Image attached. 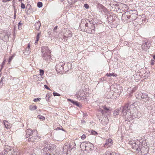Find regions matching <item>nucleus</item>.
Returning a JSON list of instances; mask_svg holds the SVG:
<instances>
[{"label":"nucleus","mask_w":155,"mask_h":155,"mask_svg":"<svg viewBox=\"0 0 155 155\" xmlns=\"http://www.w3.org/2000/svg\"><path fill=\"white\" fill-rule=\"evenodd\" d=\"M128 13V12H126L123 14L122 16V19L123 20L124 19H127V15Z\"/></svg>","instance_id":"17"},{"label":"nucleus","mask_w":155,"mask_h":155,"mask_svg":"<svg viewBox=\"0 0 155 155\" xmlns=\"http://www.w3.org/2000/svg\"><path fill=\"white\" fill-rule=\"evenodd\" d=\"M16 12L15 11V14H14V19H15V18H16Z\"/></svg>","instance_id":"54"},{"label":"nucleus","mask_w":155,"mask_h":155,"mask_svg":"<svg viewBox=\"0 0 155 155\" xmlns=\"http://www.w3.org/2000/svg\"><path fill=\"white\" fill-rule=\"evenodd\" d=\"M140 95L143 101L147 103L149 102V97L147 94L145 93H142Z\"/></svg>","instance_id":"4"},{"label":"nucleus","mask_w":155,"mask_h":155,"mask_svg":"<svg viewBox=\"0 0 155 155\" xmlns=\"http://www.w3.org/2000/svg\"><path fill=\"white\" fill-rule=\"evenodd\" d=\"M44 71L43 70L40 69V75L42 76L44 74Z\"/></svg>","instance_id":"28"},{"label":"nucleus","mask_w":155,"mask_h":155,"mask_svg":"<svg viewBox=\"0 0 155 155\" xmlns=\"http://www.w3.org/2000/svg\"><path fill=\"white\" fill-rule=\"evenodd\" d=\"M68 2L70 4H73L76 2L75 0H68Z\"/></svg>","instance_id":"22"},{"label":"nucleus","mask_w":155,"mask_h":155,"mask_svg":"<svg viewBox=\"0 0 155 155\" xmlns=\"http://www.w3.org/2000/svg\"><path fill=\"white\" fill-rule=\"evenodd\" d=\"M3 78H2L0 81V88L1 87V86L3 84Z\"/></svg>","instance_id":"32"},{"label":"nucleus","mask_w":155,"mask_h":155,"mask_svg":"<svg viewBox=\"0 0 155 155\" xmlns=\"http://www.w3.org/2000/svg\"><path fill=\"white\" fill-rule=\"evenodd\" d=\"M22 1V0H19L18 1L19 2H21V1Z\"/></svg>","instance_id":"59"},{"label":"nucleus","mask_w":155,"mask_h":155,"mask_svg":"<svg viewBox=\"0 0 155 155\" xmlns=\"http://www.w3.org/2000/svg\"><path fill=\"white\" fill-rule=\"evenodd\" d=\"M35 28L36 30H38L41 26V23L39 21L36 22L35 24Z\"/></svg>","instance_id":"15"},{"label":"nucleus","mask_w":155,"mask_h":155,"mask_svg":"<svg viewBox=\"0 0 155 155\" xmlns=\"http://www.w3.org/2000/svg\"><path fill=\"white\" fill-rule=\"evenodd\" d=\"M155 61L154 60H152L151 61V64L152 65H153L154 64Z\"/></svg>","instance_id":"46"},{"label":"nucleus","mask_w":155,"mask_h":155,"mask_svg":"<svg viewBox=\"0 0 155 155\" xmlns=\"http://www.w3.org/2000/svg\"><path fill=\"white\" fill-rule=\"evenodd\" d=\"M105 155H119L118 153L115 152H112V153L109 151H107L105 153Z\"/></svg>","instance_id":"14"},{"label":"nucleus","mask_w":155,"mask_h":155,"mask_svg":"<svg viewBox=\"0 0 155 155\" xmlns=\"http://www.w3.org/2000/svg\"><path fill=\"white\" fill-rule=\"evenodd\" d=\"M69 33L68 35V37H71L72 36V34L71 31H69Z\"/></svg>","instance_id":"48"},{"label":"nucleus","mask_w":155,"mask_h":155,"mask_svg":"<svg viewBox=\"0 0 155 155\" xmlns=\"http://www.w3.org/2000/svg\"><path fill=\"white\" fill-rule=\"evenodd\" d=\"M41 100V98H37L34 99L33 101L35 102L38 101H40Z\"/></svg>","instance_id":"31"},{"label":"nucleus","mask_w":155,"mask_h":155,"mask_svg":"<svg viewBox=\"0 0 155 155\" xmlns=\"http://www.w3.org/2000/svg\"><path fill=\"white\" fill-rule=\"evenodd\" d=\"M49 95H48V94H47L46 96V100L48 101V100H49Z\"/></svg>","instance_id":"42"},{"label":"nucleus","mask_w":155,"mask_h":155,"mask_svg":"<svg viewBox=\"0 0 155 155\" xmlns=\"http://www.w3.org/2000/svg\"><path fill=\"white\" fill-rule=\"evenodd\" d=\"M58 26H56L54 28V31L55 32H57V31H56V30L57 29V28H58Z\"/></svg>","instance_id":"45"},{"label":"nucleus","mask_w":155,"mask_h":155,"mask_svg":"<svg viewBox=\"0 0 155 155\" xmlns=\"http://www.w3.org/2000/svg\"><path fill=\"white\" fill-rule=\"evenodd\" d=\"M82 145L85 146L86 150H92L94 147V145L91 143H87L86 144L85 143H83L81 144V146Z\"/></svg>","instance_id":"6"},{"label":"nucleus","mask_w":155,"mask_h":155,"mask_svg":"<svg viewBox=\"0 0 155 155\" xmlns=\"http://www.w3.org/2000/svg\"><path fill=\"white\" fill-rule=\"evenodd\" d=\"M20 154V152L19 151H15L14 153V154H13L14 155H15V154L16 155H19Z\"/></svg>","instance_id":"34"},{"label":"nucleus","mask_w":155,"mask_h":155,"mask_svg":"<svg viewBox=\"0 0 155 155\" xmlns=\"http://www.w3.org/2000/svg\"><path fill=\"white\" fill-rule=\"evenodd\" d=\"M127 44V46L129 47L131 46V41H129L128 43Z\"/></svg>","instance_id":"41"},{"label":"nucleus","mask_w":155,"mask_h":155,"mask_svg":"<svg viewBox=\"0 0 155 155\" xmlns=\"http://www.w3.org/2000/svg\"><path fill=\"white\" fill-rule=\"evenodd\" d=\"M112 140L111 139H108L106 141V143L104 144V146L105 147V146H111L112 143Z\"/></svg>","instance_id":"12"},{"label":"nucleus","mask_w":155,"mask_h":155,"mask_svg":"<svg viewBox=\"0 0 155 155\" xmlns=\"http://www.w3.org/2000/svg\"><path fill=\"white\" fill-rule=\"evenodd\" d=\"M5 59H4L3 62L2 63V68H3V66L5 64Z\"/></svg>","instance_id":"44"},{"label":"nucleus","mask_w":155,"mask_h":155,"mask_svg":"<svg viewBox=\"0 0 155 155\" xmlns=\"http://www.w3.org/2000/svg\"><path fill=\"white\" fill-rule=\"evenodd\" d=\"M104 110H102L101 109H100V110H99L100 111H101V113L103 115L104 114L107 113V111L109 110L108 108L106 107L105 106H103V107Z\"/></svg>","instance_id":"13"},{"label":"nucleus","mask_w":155,"mask_h":155,"mask_svg":"<svg viewBox=\"0 0 155 155\" xmlns=\"http://www.w3.org/2000/svg\"><path fill=\"white\" fill-rule=\"evenodd\" d=\"M71 101L72 103L76 105V106H79V103H78L77 102V101H73L72 100H71V99H70L69 100Z\"/></svg>","instance_id":"21"},{"label":"nucleus","mask_w":155,"mask_h":155,"mask_svg":"<svg viewBox=\"0 0 155 155\" xmlns=\"http://www.w3.org/2000/svg\"><path fill=\"white\" fill-rule=\"evenodd\" d=\"M132 147L133 149L137 151H139L140 150V148L138 145L136 144L135 143L133 144Z\"/></svg>","instance_id":"11"},{"label":"nucleus","mask_w":155,"mask_h":155,"mask_svg":"<svg viewBox=\"0 0 155 155\" xmlns=\"http://www.w3.org/2000/svg\"><path fill=\"white\" fill-rule=\"evenodd\" d=\"M71 65L70 63H69L68 64H64V65L63 66L62 65H61V67H62L63 68H65V67H67V66H68L69 65Z\"/></svg>","instance_id":"35"},{"label":"nucleus","mask_w":155,"mask_h":155,"mask_svg":"<svg viewBox=\"0 0 155 155\" xmlns=\"http://www.w3.org/2000/svg\"><path fill=\"white\" fill-rule=\"evenodd\" d=\"M41 34V32H40L39 33H38L37 35L36 38H39V35Z\"/></svg>","instance_id":"50"},{"label":"nucleus","mask_w":155,"mask_h":155,"mask_svg":"<svg viewBox=\"0 0 155 155\" xmlns=\"http://www.w3.org/2000/svg\"><path fill=\"white\" fill-rule=\"evenodd\" d=\"M26 135L25 136L26 138H28L29 137L31 136L32 135H34V134L35 132V130H31L30 129H28L26 130Z\"/></svg>","instance_id":"7"},{"label":"nucleus","mask_w":155,"mask_h":155,"mask_svg":"<svg viewBox=\"0 0 155 155\" xmlns=\"http://www.w3.org/2000/svg\"><path fill=\"white\" fill-rule=\"evenodd\" d=\"M86 29V31L88 33H94L95 31V26L94 25H91V26L90 28L88 27L87 28H85Z\"/></svg>","instance_id":"5"},{"label":"nucleus","mask_w":155,"mask_h":155,"mask_svg":"<svg viewBox=\"0 0 155 155\" xmlns=\"http://www.w3.org/2000/svg\"><path fill=\"white\" fill-rule=\"evenodd\" d=\"M131 15L130 14V11L129 12H128L127 15V19H130L131 18Z\"/></svg>","instance_id":"26"},{"label":"nucleus","mask_w":155,"mask_h":155,"mask_svg":"<svg viewBox=\"0 0 155 155\" xmlns=\"http://www.w3.org/2000/svg\"><path fill=\"white\" fill-rule=\"evenodd\" d=\"M149 44H147V42L144 41L143 42L142 45V48H143L145 47H149Z\"/></svg>","instance_id":"18"},{"label":"nucleus","mask_w":155,"mask_h":155,"mask_svg":"<svg viewBox=\"0 0 155 155\" xmlns=\"http://www.w3.org/2000/svg\"><path fill=\"white\" fill-rule=\"evenodd\" d=\"M84 7H85V8H86L87 9L89 7L88 5L86 4H84Z\"/></svg>","instance_id":"43"},{"label":"nucleus","mask_w":155,"mask_h":155,"mask_svg":"<svg viewBox=\"0 0 155 155\" xmlns=\"http://www.w3.org/2000/svg\"><path fill=\"white\" fill-rule=\"evenodd\" d=\"M30 45L29 44H28V47H27V49H28V48H30Z\"/></svg>","instance_id":"53"},{"label":"nucleus","mask_w":155,"mask_h":155,"mask_svg":"<svg viewBox=\"0 0 155 155\" xmlns=\"http://www.w3.org/2000/svg\"><path fill=\"white\" fill-rule=\"evenodd\" d=\"M37 6L38 8H41L42 6V3L41 2H38L37 3Z\"/></svg>","instance_id":"25"},{"label":"nucleus","mask_w":155,"mask_h":155,"mask_svg":"<svg viewBox=\"0 0 155 155\" xmlns=\"http://www.w3.org/2000/svg\"><path fill=\"white\" fill-rule=\"evenodd\" d=\"M114 74V73H107L106 74V75L108 77H110L111 76H112L113 75V74Z\"/></svg>","instance_id":"33"},{"label":"nucleus","mask_w":155,"mask_h":155,"mask_svg":"<svg viewBox=\"0 0 155 155\" xmlns=\"http://www.w3.org/2000/svg\"><path fill=\"white\" fill-rule=\"evenodd\" d=\"M25 52H26L28 54L30 53V51H29V48H28V49H27V48H26V51Z\"/></svg>","instance_id":"39"},{"label":"nucleus","mask_w":155,"mask_h":155,"mask_svg":"<svg viewBox=\"0 0 155 155\" xmlns=\"http://www.w3.org/2000/svg\"><path fill=\"white\" fill-rule=\"evenodd\" d=\"M85 25L86 26V27H87V28L88 27V24L87 23H86L85 24Z\"/></svg>","instance_id":"55"},{"label":"nucleus","mask_w":155,"mask_h":155,"mask_svg":"<svg viewBox=\"0 0 155 155\" xmlns=\"http://www.w3.org/2000/svg\"><path fill=\"white\" fill-rule=\"evenodd\" d=\"M33 136H30L29 138L28 139V141L29 142H33L35 140V139H36L38 137V136H35V134L34 135H33Z\"/></svg>","instance_id":"10"},{"label":"nucleus","mask_w":155,"mask_h":155,"mask_svg":"<svg viewBox=\"0 0 155 155\" xmlns=\"http://www.w3.org/2000/svg\"><path fill=\"white\" fill-rule=\"evenodd\" d=\"M22 23H21V21L19 22L18 24V29H20V28H21V26H22Z\"/></svg>","instance_id":"27"},{"label":"nucleus","mask_w":155,"mask_h":155,"mask_svg":"<svg viewBox=\"0 0 155 155\" xmlns=\"http://www.w3.org/2000/svg\"><path fill=\"white\" fill-rule=\"evenodd\" d=\"M85 122L84 121H83V122Z\"/></svg>","instance_id":"63"},{"label":"nucleus","mask_w":155,"mask_h":155,"mask_svg":"<svg viewBox=\"0 0 155 155\" xmlns=\"http://www.w3.org/2000/svg\"><path fill=\"white\" fill-rule=\"evenodd\" d=\"M37 117L38 118L42 120H43L45 119V117L42 116L38 115Z\"/></svg>","instance_id":"24"},{"label":"nucleus","mask_w":155,"mask_h":155,"mask_svg":"<svg viewBox=\"0 0 155 155\" xmlns=\"http://www.w3.org/2000/svg\"><path fill=\"white\" fill-rule=\"evenodd\" d=\"M31 5H30L28 4L26 6V8H28V10H31Z\"/></svg>","instance_id":"38"},{"label":"nucleus","mask_w":155,"mask_h":155,"mask_svg":"<svg viewBox=\"0 0 155 155\" xmlns=\"http://www.w3.org/2000/svg\"><path fill=\"white\" fill-rule=\"evenodd\" d=\"M4 124L5 127V128L8 129L10 128L11 126L9 124V123L6 121V120H4Z\"/></svg>","instance_id":"16"},{"label":"nucleus","mask_w":155,"mask_h":155,"mask_svg":"<svg viewBox=\"0 0 155 155\" xmlns=\"http://www.w3.org/2000/svg\"><path fill=\"white\" fill-rule=\"evenodd\" d=\"M53 94L54 96H60V94H59L56 92H53Z\"/></svg>","instance_id":"30"},{"label":"nucleus","mask_w":155,"mask_h":155,"mask_svg":"<svg viewBox=\"0 0 155 155\" xmlns=\"http://www.w3.org/2000/svg\"><path fill=\"white\" fill-rule=\"evenodd\" d=\"M47 149H48V150H50V149H48V148H47L46 147L44 149V151H45L46 150H47Z\"/></svg>","instance_id":"52"},{"label":"nucleus","mask_w":155,"mask_h":155,"mask_svg":"<svg viewBox=\"0 0 155 155\" xmlns=\"http://www.w3.org/2000/svg\"><path fill=\"white\" fill-rule=\"evenodd\" d=\"M45 87L48 90H50V89L49 88V87L46 85H44Z\"/></svg>","instance_id":"51"},{"label":"nucleus","mask_w":155,"mask_h":155,"mask_svg":"<svg viewBox=\"0 0 155 155\" xmlns=\"http://www.w3.org/2000/svg\"><path fill=\"white\" fill-rule=\"evenodd\" d=\"M41 51L42 54V58L43 59L48 61L51 58V51L49 50L47 46H43L41 48Z\"/></svg>","instance_id":"2"},{"label":"nucleus","mask_w":155,"mask_h":155,"mask_svg":"<svg viewBox=\"0 0 155 155\" xmlns=\"http://www.w3.org/2000/svg\"><path fill=\"white\" fill-rule=\"evenodd\" d=\"M114 115H117L119 114V113L117 111H114Z\"/></svg>","instance_id":"47"},{"label":"nucleus","mask_w":155,"mask_h":155,"mask_svg":"<svg viewBox=\"0 0 155 155\" xmlns=\"http://www.w3.org/2000/svg\"><path fill=\"white\" fill-rule=\"evenodd\" d=\"M11 149H5L4 150V151L2 152V154H5L6 153H7L8 152L10 151Z\"/></svg>","instance_id":"20"},{"label":"nucleus","mask_w":155,"mask_h":155,"mask_svg":"<svg viewBox=\"0 0 155 155\" xmlns=\"http://www.w3.org/2000/svg\"><path fill=\"white\" fill-rule=\"evenodd\" d=\"M11 0H2V2H6Z\"/></svg>","instance_id":"49"},{"label":"nucleus","mask_w":155,"mask_h":155,"mask_svg":"<svg viewBox=\"0 0 155 155\" xmlns=\"http://www.w3.org/2000/svg\"><path fill=\"white\" fill-rule=\"evenodd\" d=\"M133 11H130V14L131 15V18L132 20H134L137 18V14L136 13H133Z\"/></svg>","instance_id":"9"},{"label":"nucleus","mask_w":155,"mask_h":155,"mask_svg":"<svg viewBox=\"0 0 155 155\" xmlns=\"http://www.w3.org/2000/svg\"><path fill=\"white\" fill-rule=\"evenodd\" d=\"M85 122L84 121H83V122Z\"/></svg>","instance_id":"62"},{"label":"nucleus","mask_w":155,"mask_h":155,"mask_svg":"<svg viewBox=\"0 0 155 155\" xmlns=\"http://www.w3.org/2000/svg\"><path fill=\"white\" fill-rule=\"evenodd\" d=\"M38 41H37V40H36L35 41V43L36 44V43H37V42H38Z\"/></svg>","instance_id":"57"},{"label":"nucleus","mask_w":155,"mask_h":155,"mask_svg":"<svg viewBox=\"0 0 155 155\" xmlns=\"http://www.w3.org/2000/svg\"><path fill=\"white\" fill-rule=\"evenodd\" d=\"M21 7L22 9H24L25 8V5L22 2L21 3Z\"/></svg>","instance_id":"36"},{"label":"nucleus","mask_w":155,"mask_h":155,"mask_svg":"<svg viewBox=\"0 0 155 155\" xmlns=\"http://www.w3.org/2000/svg\"><path fill=\"white\" fill-rule=\"evenodd\" d=\"M73 147H71L70 145H64L63 148V151L64 153L67 154L69 152H70Z\"/></svg>","instance_id":"3"},{"label":"nucleus","mask_w":155,"mask_h":155,"mask_svg":"<svg viewBox=\"0 0 155 155\" xmlns=\"http://www.w3.org/2000/svg\"><path fill=\"white\" fill-rule=\"evenodd\" d=\"M39 38H36V40H37V41H38L39 40Z\"/></svg>","instance_id":"56"},{"label":"nucleus","mask_w":155,"mask_h":155,"mask_svg":"<svg viewBox=\"0 0 155 155\" xmlns=\"http://www.w3.org/2000/svg\"><path fill=\"white\" fill-rule=\"evenodd\" d=\"M37 107L35 106L30 105L29 107V109L31 110H36L37 108Z\"/></svg>","instance_id":"19"},{"label":"nucleus","mask_w":155,"mask_h":155,"mask_svg":"<svg viewBox=\"0 0 155 155\" xmlns=\"http://www.w3.org/2000/svg\"><path fill=\"white\" fill-rule=\"evenodd\" d=\"M86 137V136L85 134H83L81 137V139L82 140H84Z\"/></svg>","instance_id":"40"},{"label":"nucleus","mask_w":155,"mask_h":155,"mask_svg":"<svg viewBox=\"0 0 155 155\" xmlns=\"http://www.w3.org/2000/svg\"><path fill=\"white\" fill-rule=\"evenodd\" d=\"M41 78H42V77H40V79H41Z\"/></svg>","instance_id":"61"},{"label":"nucleus","mask_w":155,"mask_h":155,"mask_svg":"<svg viewBox=\"0 0 155 155\" xmlns=\"http://www.w3.org/2000/svg\"><path fill=\"white\" fill-rule=\"evenodd\" d=\"M65 71H67L68 70V69L66 68V69H65Z\"/></svg>","instance_id":"58"},{"label":"nucleus","mask_w":155,"mask_h":155,"mask_svg":"<svg viewBox=\"0 0 155 155\" xmlns=\"http://www.w3.org/2000/svg\"><path fill=\"white\" fill-rule=\"evenodd\" d=\"M154 97H155V96H154Z\"/></svg>","instance_id":"64"},{"label":"nucleus","mask_w":155,"mask_h":155,"mask_svg":"<svg viewBox=\"0 0 155 155\" xmlns=\"http://www.w3.org/2000/svg\"><path fill=\"white\" fill-rule=\"evenodd\" d=\"M77 98L78 100L81 101V100H82L84 99V97H81V96H80L78 94L77 96Z\"/></svg>","instance_id":"23"},{"label":"nucleus","mask_w":155,"mask_h":155,"mask_svg":"<svg viewBox=\"0 0 155 155\" xmlns=\"http://www.w3.org/2000/svg\"><path fill=\"white\" fill-rule=\"evenodd\" d=\"M14 57V56L13 55H12V56H11V57H10L9 58V60H8V63L9 64H10V62H11V61L13 59V57Z\"/></svg>","instance_id":"29"},{"label":"nucleus","mask_w":155,"mask_h":155,"mask_svg":"<svg viewBox=\"0 0 155 155\" xmlns=\"http://www.w3.org/2000/svg\"><path fill=\"white\" fill-rule=\"evenodd\" d=\"M134 106V105L132 104L129 106L128 104H127L123 107L122 114L125 116L126 119L128 120H131L133 116L132 115L134 114V113L132 111V109H130V108L134 107V109L136 110V108Z\"/></svg>","instance_id":"1"},{"label":"nucleus","mask_w":155,"mask_h":155,"mask_svg":"<svg viewBox=\"0 0 155 155\" xmlns=\"http://www.w3.org/2000/svg\"><path fill=\"white\" fill-rule=\"evenodd\" d=\"M153 58H154V59H155V56H153Z\"/></svg>","instance_id":"60"},{"label":"nucleus","mask_w":155,"mask_h":155,"mask_svg":"<svg viewBox=\"0 0 155 155\" xmlns=\"http://www.w3.org/2000/svg\"><path fill=\"white\" fill-rule=\"evenodd\" d=\"M8 35L7 33H4L2 34L1 36L2 37V40L6 42L8 40Z\"/></svg>","instance_id":"8"},{"label":"nucleus","mask_w":155,"mask_h":155,"mask_svg":"<svg viewBox=\"0 0 155 155\" xmlns=\"http://www.w3.org/2000/svg\"><path fill=\"white\" fill-rule=\"evenodd\" d=\"M91 134L93 135H95V134H97V132H96L94 130H92L91 131Z\"/></svg>","instance_id":"37"}]
</instances>
